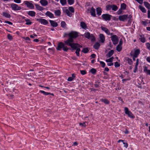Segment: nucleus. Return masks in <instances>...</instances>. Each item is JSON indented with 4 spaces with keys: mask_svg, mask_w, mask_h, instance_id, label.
<instances>
[{
    "mask_svg": "<svg viewBox=\"0 0 150 150\" xmlns=\"http://www.w3.org/2000/svg\"><path fill=\"white\" fill-rule=\"evenodd\" d=\"M142 24L143 25H144V26H146L147 24H148V23L147 22L145 21H142Z\"/></svg>",
    "mask_w": 150,
    "mask_h": 150,
    "instance_id": "bf43d9fd",
    "label": "nucleus"
},
{
    "mask_svg": "<svg viewBox=\"0 0 150 150\" xmlns=\"http://www.w3.org/2000/svg\"><path fill=\"white\" fill-rule=\"evenodd\" d=\"M139 4H142L143 3V0H135Z\"/></svg>",
    "mask_w": 150,
    "mask_h": 150,
    "instance_id": "680f3d73",
    "label": "nucleus"
},
{
    "mask_svg": "<svg viewBox=\"0 0 150 150\" xmlns=\"http://www.w3.org/2000/svg\"><path fill=\"white\" fill-rule=\"evenodd\" d=\"M16 3L19 4L21 2V0H13Z\"/></svg>",
    "mask_w": 150,
    "mask_h": 150,
    "instance_id": "0e129e2a",
    "label": "nucleus"
},
{
    "mask_svg": "<svg viewBox=\"0 0 150 150\" xmlns=\"http://www.w3.org/2000/svg\"><path fill=\"white\" fill-rule=\"evenodd\" d=\"M11 7L12 10L14 11L20 10L21 9V7L18 6V5L14 3H12L11 5Z\"/></svg>",
    "mask_w": 150,
    "mask_h": 150,
    "instance_id": "423d86ee",
    "label": "nucleus"
},
{
    "mask_svg": "<svg viewBox=\"0 0 150 150\" xmlns=\"http://www.w3.org/2000/svg\"><path fill=\"white\" fill-rule=\"evenodd\" d=\"M90 13L91 14V15L92 16L94 17H95L96 16L95 9L93 8V7H92L90 9Z\"/></svg>",
    "mask_w": 150,
    "mask_h": 150,
    "instance_id": "f8f14e48",
    "label": "nucleus"
},
{
    "mask_svg": "<svg viewBox=\"0 0 150 150\" xmlns=\"http://www.w3.org/2000/svg\"><path fill=\"white\" fill-rule=\"evenodd\" d=\"M143 68L144 72L146 73L147 74L150 75V70H148L147 69V67L145 66L144 67H143Z\"/></svg>",
    "mask_w": 150,
    "mask_h": 150,
    "instance_id": "f3484780",
    "label": "nucleus"
},
{
    "mask_svg": "<svg viewBox=\"0 0 150 150\" xmlns=\"http://www.w3.org/2000/svg\"><path fill=\"white\" fill-rule=\"evenodd\" d=\"M100 46V43L97 42H96L93 46V47L96 50H98L99 49Z\"/></svg>",
    "mask_w": 150,
    "mask_h": 150,
    "instance_id": "412c9836",
    "label": "nucleus"
},
{
    "mask_svg": "<svg viewBox=\"0 0 150 150\" xmlns=\"http://www.w3.org/2000/svg\"><path fill=\"white\" fill-rule=\"evenodd\" d=\"M89 51V50L87 47L83 48L82 52L84 53H86Z\"/></svg>",
    "mask_w": 150,
    "mask_h": 150,
    "instance_id": "58836bf2",
    "label": "nucleus"
},
{
    "mask_svg": "<svg viewBox=\"0 0 150 150\" xmlns=\"http://www.w3.org/2000/svg\"><path fill=\"white\" fill-rule=\"evenodd\" d=\"M69 4V5H72L74 3V0H67Z\"/></svg>",
    "mask_w": 150,
    "mask_h": 150,
    "instance_id": "09e8293b",
    "label": "nucleus"
},
{
    "mask_svg": "<svg viewBox=\"0 0 150 150\" xmlns=\"http://www.w3.org/2000/svg\"><path fill=\"white\" fill-rule=\"evenodd\" d=\"M140 38L139 39L140 41L144 43L146 42V39L144 36H142L141 35H139Z\"/></svg>",
    "mask_w": 150,
    "mask_h": 150,
    "instance_id": "393cba45",
    "label": "nucleus"
},
{
    "mask_svg": "<svg viewBox=\"0 0 150 150\" xmlns=\"http://www.w3.org/2000/svg\"><path fill=\"white\" fill-rule=\"evenodd\" d=\"M122 39H121L120 40L119 43L118 45L121 46L122 45Z\"/></svg>",
    "mask_w": 150,
    "mask_h": 150,
    "instance_id": "338daca9",
    "label": "nucleus"
},
{
    "mask_svg": "<svg viewBox=\"0 0 150 150\" xmlns=\"http://www.w3.org/2000/svg\"><path fill=\"white\" fill-rule=\"evenodd\" d=\"M40 2L43 6H46L48 4L47 1L46 0H40Z\"/></svg>",
    "mask_w": 150,
    "mask_h": 150,
    "instance_id": "dca6fc26",
    "label": "nucleus"
},
{
    "mask_svg": "<svg viewBox=\"0 0 150 150\" xmlns=\"http://www.w3.org/2000/svg\"><path fill=\"white\" fill-rule=\"evenodd\" d=\"M49 21L51 25L53 27H57L58 25V24L57 22H55L54 21L50 20Z\"/></svg>",
    "mask_w": 150,
    "mask_h": 150,
    "instance_id": "ddd939ff",
    "label": "nucleus"
},
{
    "mask_svg": "<svg viewBox=\"0 0 150 150\" xmlns=\"http://www.w3.org/2000/svg\"><path fill=\"white\" fill-rule=\"evenodd\" d=\"M140 53V50L139 49H138L135 50L134 54L131 53L130 55L132 56L134 55V57H137Z\"/></svg>",
    "mask_w": 150,
    "mask_h": 150,
    "instance_id": "9b49d317",
    "label": "nucleus"
},
{
    "mask_svg": "<svg viewBox=\"0 0 150 150\" xmlns=\"http://www.w3.org/2000/svg\"><path fill=\"white\" fill-rule=\"evenodd\" d=\"M122 12V9L120 8L117 11V13L118 15H120L121 14Z\"/></svg>",
    "mask_w": 150,
    "mask_h": 150,
    "instance_id": "4d7b16f0",
    "label": "nucleus"
},
{
    "mask_svg": "<svg viewBox=\"0 0 150 150\" xmlns=\"http://www.w3.org/2000/svg\"><path fill=\"white\" fill-rule=\"evenodd\" d=\"M63 50L64 51L67 52L69 50V48L67 46H65V45H64Z\"/></svg>",
    "mask_w": 150,
    "mask_h": 150,
    "instance_id": "603ef678",
    "label": "nucleus"
},
{
    "mask_svg": "<svg viewBox=\"0 0 150 150\" xmlns=\"http://www.w3.org/2000/svg\"><path fill=\"white\" fill-rule=\"evenodd\" d=\"M112 10L116 11L117 10L118 7L115 5H112Z\"/></svg>",
    "mask_w": 150,
    "mask_h": 150,
    "instance_id": "c9c22d12",
    "label": "nucleus"
},
{
    "mask_svg": "<svg viewBox=\"0 0 150 150\" xmlns=\"http://www.w3.org/2000/svg\"><path fill=\"white\" fill-rule=\"evenodd\" d=\"M111 39L114 45H117L119 41L118 37L116 35H113L111 36Z\"/></svg>",
    "mask_w": 150,
    "mask_h": 150,
    "instance_id": "20e7f679",
    "label": "nucleus"
},
{
    "mask_svg": "<svg viewBox=\"0 0 150 150\" xmlns=\"http://www.w3.org/2000/svg\"><path fill=\"white\" fill-rule=\"evenodd\" d=\"M36 13L33 11H29L28 12V14L31 17H34L35 16Z\"/></svg>",
    "mask_w": 150,
    "mask_h": 150,
    "instance_id": "4be33fe9",
    "label": "nucleus"
},
{
    "mask_svg": "<svg viewBox=\"0 0 150 150\" xmlns=\"http://www.w3.org/2000/svg\"><path fill=\"white\" fill-rule=\"evenodd\" d=\"M96 55L95 54H92L91 55V59L92 58H95V57H96Z\"/></svg>",
    "mask_w": 150,
    "mask_h": 150,
    "instance_id": "e2e57ef3",
    "label": "nucleus"
},
{
    "mask_svg": "<svg viewBox=\"0 0 150 150\" xmlns=\"http://www.w3.org/2000/svg\"><path fill=\"white\" fill-rule=\"evenodd\" d=\"M99 62L101 65V67L103 68H104L105 66V63L104 62L101 61H100Z\"/></svg>",
    "mask_w": 150,
    "mask_h": 150,
    "instance_id": "8fccbe9b",
    "label": "nucleus"
},
{
    "mask_svg": "<svg viewBox=\"0 0 150 150\" xmlns=\"http://www.w3.org/2000/svg\"><path fill=\"white\" fill-rule=\"evenodd\" d=\"M74 79L71 76L69 77L68 78L67 81H73L74 80Z\"/></svg>",
    "mask_w": 150,
    "mask_h": 150,
    "instance_id": "052dcab7",
    "label": "nucleus"
},
{
    "mask_svg": "<svg viewBox=\"0 0 150 150\" xmlns=\"http://www.w3.org/2000/svg\"><path fill=\"white\" fill-rule=\"evenodd\" d=\"M36 20L38 21L40 23L42 24L46 25L48 23V21L46 19L43 18H37Z\"/></svg>",
    "mask_w": 150,
    "mask_h": 150,
    "instance_id": "0eeeda50",
    "label": "nucleus"
},
{
    "mask_svg": "<svg viewBox=\"0 0 150 150\" xmlns=\"http://www.w3.org/2000/svg\"><path fill=\"white\" fill-rule=\"evenodd\" d=\"M128 18V15H123L120 16H119V19L120 21H126Z\"/></svg>",
    "mask_w": 150,
    "mask_h": 150,
    "instance_id": "1a4fd4ad",
    "label": "nucleus"
},
{
    "mask_svg": "<svg viewBox=\"0 0 150 150\" xmlns=\"http://www.w3.org/2000/svg\"><path fill=\"white\" fill-rule=\"evenodd\" d=\"M3 16L6 18H10L11 17V15L8 13L3 12Z\"/></svg>",
    "mask_w": 150,
    "mask_h": 150,
    "instance_id": "c85d7f7f",
    "label": "nucleus"
},
{
    "mask_svg": "<svg viewBox=\"0 0 150 150\" xmlns=\"http://www.w3.org/2000/svg\"><path fill=\"white\" fill-rule=\"evenodd\" d=\"M112 8V5H107L106 6V9L107 11H109Z\"/></svg>",
    "mask_w": 150,
    "mask_h": 150,
    "instance_id": "c03bdc74",
    "label": "nucleus"
},
{
    "mask_svg": "<svg viewBox=\"0 0 150 150\" xmlns=\"http://www.w3.org/2000/svg\"><path fill=\"white\" fill-rule=\"evenodd\" d=\"M139 59H137L136 60V64L135 66L134 69L133 71V72L134 73H136L137 71V67H138V64H139Z\"/></svg>",
    "mask_w": 150,
    "mask_h": 150,
    "instance_id": "6ab92c4d",
    "label": "nucleus"
},
{
    "mask_svg": "<svg viewBox=\"0 0 150 150\" xmlns=\"http://www.w3.org/2000/svg\"><path fill=\"white\" fill-rule=\"evenodd\" d=\"M118 99L119 100H120L121 101H122V103H124V101L123 100H122V98L121 97H118Z\"/></svg>",
    "mask_w": 150,
    "mask_h": 150,
    "instance_id": "774afa93",
    "label": "nucleus"
},
{
    "mask_svg": "<svg viewBox=\"0 0 150 150\" xmlns=\"http://www.w3.org/2000/svg\"><path fill=\"white\" fill-rule=\"evenodd\" d=\"M90 72L91 73L95 75L96 74L97 70L96 69L92 68L90 70Z\"/></svg>",
    "mask_w": 150,
    "mask_h": 150,
    "instance_id": "4c0bfd02",
    "label": "nucleus"
},
{
    "mask_svg": "<svg viewBox=\"0 0 150 150\" xmlns=\"http://www.w3.org/2000/svg\"><path fill=\"white\" fill-rule=\"evenodd\" d=\"M35 6L37 10L40 11H42L43 10V7L40 6L38 4H35Z\"/></svg>",
    "mask_w": 150,
    "mask_h": 150,
    "instance_id": "72a5a7b5",
    "label": "nucleus"
},
{
    "mask_svg": "<svg viewBox=\"0 0 150 150\" xmlns=\"http://www.w3.org/2000/svg\"><path fill=\"white\" fill-rule=\"evenodd\" d=\"M100 83V82L98 80H97L95 82V84H94L95 88H98L99 86V84Z\"/></svg>",
    "mask_w": 150,
    "mask_h": 150,
    "instance_id": "7c9ffc66",
    "label": "nucleus"
},
{
    "mask_svg": "<svg viewBox=\"0 0 150 150\" xmlns=\"http://www.w3.org/2000/svg\"><path fill=\"white\" fill-rule=\"evenodd\" d=\"M114 65L116 68L119 67L120 66V64L118 62H116L114 63Z\"/></svg>",
    "mask_w": 150,
    "mask_h": 150,
    "instance_id": "de8ad7c7",
    "label": "nucleus"
},
{
    "mask_svg": "<svg viewBox=\"0 0 150 150\" xmlns=\"http://www.w3.org/2000/svg\"><path fill=\"white\" fill-rule=\"evenodd\" d=\"M80 73L82 75H84L86 73V72L85 70H80Z\"/></svg>",
    "mask_w": 150,
    "mask_h": 150,
    "instance_id": "5fc2aeb1",
    "label": "nucleus"
},
{
    "mask_svg": "<svg viewBox=\"0 0 150 150\" xmlns=\"http://www.w3.org/2000/svg\"><path fill=\"white\" fill-rule=\"evenodd\" d=\"M76 50V51L75 52V53L76 54V55L77 56H79V52L81 50L80 48H76L75 50Z\"/></svg>",
    "mask_w": 150,
    "mask_h": 150,
    "instance_id": "ea45409f",
    "label": "nucleus"
},
{
    "mask_svg": "<svg viewBox=\"0 0 150 150\" xmlns=\"http://www.w3.org/2000/svg\"><path fill=\"white\" fill-rule=\"evenodd\" d=\"M80 25L81 28L83 29H86L87 28V26L86 23L83 22H81Z\"/></svg>",
    "mask_w": 150,
    "mask_h": 150,
    "instance_id": "5701e85b",
    "label": "nucleus"
},
{
    "mask_svg": "<svg viewBox=\"0 0 150 150\" xmlns=\"http://www.w3.org/2000/svg\"><path fill=\"white\" fill-rule=\"evenodd\" d=\"M64 44L62 42H60L58 43L57 47L56 48V49L59 51H60L62 50V48L63 49L64 47Z\"/></svg>",
    "mask_w": 150,
    "mask_h": 150,
    "instance_id": "9d476101",
    "label": "nucleus"
},
{
    "mask_svg": "<svg viewBox=\"0 0 150 150\" xmlns=\"http://www.w3.org/2000/svg\"><path fill=\"white\" fill-rule=\"evenodd\" d=\"M122 49V47L121 46L118 45L116 47V50L118 52H120Z\"/></svg>",
    "mask_w": 150,
    "mask_h": 150,
    "instance_id": "37998d69",
    "label": "nucleus"
},
{
    "mask_svg": "<svg viewBox=\"0 0 150 150\" xmlns=\"http://www.w3.org/2000/svg\"><path fill=\"white\" fill-rule=\"evenodd\" d=\"M97 14L98 16H100L102 12V9L100 7H98L96 8Z\"/></svg>",
    "mask_w": 150,
    "mask_h": 150,
    "instance_id": "a211bd4d",
    "label": "nucleus"
},
{
    "mask_svg": "<svg viewBox=\"0 0 150 150\" xmlns=\"http://www.w3.org/2000/svg\"><path fill=\"white\" fill-rule=\"evenodd\" d=\"M25 21H26L25 24L26 25H30L32 23V22L29 19H25Z\"/></svg>",
    "mask_w": 150,
    "mask_h": 150,
    "instance_id": "2f4dec72",
    "label": "nucleus"
},
{
    "mask_svg": "<svg viewBox=\"0 0 150 150\" xmlns=\"http://www.w3.org/2000/svg\"><path fill=\"white\" fill-rule=\"evenodd\" d=\"M66 24L64 21H62L61 23V26L63 28H65L66 27Z\"/></svg>",
    "mask_w": 150,
    "mask_h": 150,
    "instance_id": "a19ab883",
    "label": "nucleus"
},
{
    "mask_svg": "<svg viewBox=\"0 0 150 150\" xmlns=\"http://www.w3.org/2000/svg\"><path fill=\"white\" fill-rule=\"evenodd\" d=\"M126 5L124 3H123L121 5V9L122 10H125L126 8Z\"/></svg>",
    "mask_w": 150,
    "mask_h": 150,
    "instance_id": "f704fd0d",
    "label": "nucleus"
},
{
    "mask_svg": "<svg viewBox=\"0 0 150 150\" xmlns=\"http://www.w3.org/2000/svg\"><path fill=\"white\" fill-rule=\"evenodd\" d=\"M64 35H68L69 38L66 41H64L65 45L69 46L71 47L70 49L71 51L76 50V48H82V46L77 43H74V39L76 38L78 36V33L77 32L75 31H72L68 33H65Z\"/></svg>",
    "mask_w": 150,
    "mask_h": 150,
    "instance_id": "f257e3e1",
    "label": "nucleus"
},
{
    "mask_svg": "<svg viewBox=\"0 0 150 150\" xmlns=\"http://www.w3.org/2000/svg\"><path fill=\"white\" fill-rule=\"evenodd\" d=\"M101 29L103 31H104L107 35H110V31L107 28L101 26Z\"/></svg>",
    "mask_w": 150,
    "mask_h": 150,
    "instance_id": "4468645a",
    "label": "nucleus"
},
{
    "mask_svg": "<svg viewBox=\"0 0 150 150\" xmlns=\"http://www.w3.org/2000/svg\"><path fill=\"white\" fill-rule=\"evenodd\" d=\"M114 53V50H111L108 52L107 54H106V56H108L109 57H110Z\"/></svg>",
    "mask_w": 150,
    "mask_h": 150,
    "instance_id": "b1692460",
    "label": "nucleus"
},
{
    "mask_svg": "<svg viewBox=\"0 0 150 150\" xmlns=\"http://www.w3.org/2000/svg\"><path fill=\"white\" fill-rule=\"evenodd\" d=\"M126 60V61H127L128 64L129 65H131L132 64L133 62L131 59H130L128 57H127Z\"/></svg>",
    "mask_w": 150,
    "mask_h": 150,
    "instance_id": "c756f323",
    "label": "nucleus"
},
{
    "mask_svg": "<svg viewBox=\"0 0 150 150\" xmlns=\"http://www.w3.org/2000/svg\"><path fill=\"white\" fill-rule=\"evenodd\" d=\"M60 2L62 6H64L67 4L66 0H60Z\"/></svg>",
    "mask_w": 150,
    "mask_h": 150,
    "instance_id": "79ce46f5",
    "label": "nucleus"
},
{
    "mask_svg": "<svg viewBox=\"0 0 150 150\" xmlns=\"http://www.w3.org/2000/svg\"><path fill=\"white\" fill-rule=\"evenodd\" d=\"M139 8L142 12L145 13L146 12V10L145 8L142 6L141 5L139 6Z\"/></svg>",
    "mask_w": 150,
    "mask_h": 150,
    "instance_id": "473e14b6",
    "label": "nucleus"
},
{
    "mask_svg": "<svg viewBox=\"0 0 150 150\" xmlns=\"http://www.w3.org/2000/svg\"><path fill=\"white\" fill-rule=\"evenodd\" d=\"M40 92L43 94L45 95H49V94H50V93H49L46 92H45L43 91H42V90L40 91Z\"/></svg>",
    "mask_w": 150,
    "mask_h": 150,
    "instance_id": "a18cd8bd",
    "label": "nucleus"
},
{
    "mask_svg": "<svg viewBox=\"0 0 150 150\" xmlns=\"http://www.w3.org/2000/svg\"><path fill=\"white\" fill-rule=\"evenodd\" d=\"M69 11H70L71 13H74V8L71 6L69 7Z\"/></svg>",
    "mask_w": 150,
    "mask_h": 150,
    "instance_id": "49530a36",
    "label": "nucleus"
},
{
    "mask_svg": "<svg viewBox=\"0 0 150 150\" xmlns=\"http://www.w3.org/2000/svg\"><path fill=\"white\" fill-rule=\"evenodd\" d=\"M145 6L149 10L150 9V4L147 2L144 1V2Z\"/></svg>",
    "mask_w": 150,
    "mask_h": 150,
    "instance_id": "cd10ccee",
    "label": "nucleus"
},
{
    "mask_svg": "<svg viewBox=\"0 0 150 150\" xmlns=\"http://www.w3.org/2000/svg\"><path fill=\"white\" fill-rule=\"evenodd\" d=\"M124 144V146L126 148H127L128 146V144L127 142H124V141L122 142Z\"/></svg>",
    "mask_w": 150,
    "mask_h": 150,
    "instance_id": "13d9d810",
    "label": "nucleus"
},
{
    "mask_svg": "<svg viewBox=\"0 0 150 150\" xmlns=\"http://www.w3.org/2000/svg\"><path fill=\"white\" fill-rule=\"evenodd\" d=\"M99 37L101 42L103 43L105 40V37L104 35L102 34H100Z\"/></svg>",
    "mask_w": 150,
    "mask_h": 150,
    "instance_id": "aec40b11",
    "label": "nucleus"
},
{
    "mask_svg": "<svg viewBox=\"0 0 150 150\" xmlns=\"http://www.w3.org/2000/svg\"><path fill=\"white\" fill-rule=\"evenodd\" d=\"M65 13L69 17H71L72 14L70 13L68 9H66L65 10Z\"/></svg>",
    "mask_w": 150,
    "mask_h": 150,
    "instance_id": "e433bc0d",
    "label": "nucleus"
},
{
    "mask_svg": "<svg viewBox=\"0 0 150 150\" xmlns=\"http://www.w3.org/2000/svg\"><path fill=\"white\" fill-rule=\"evenodd\" d=\"M125 113L128 116L131 118L133 119L135 118V116L129 110L128 108L127 107H125L124 108Z\"/></svg>",
    "mask_w": 150,
    "mask_h": 150,
    "instance_id": "7ed1b4c3",
    "label": "nucleus"
},
{
    "mask_svg": "<svg viewBox=\"0 0 150 150\" xmlns=\"http://www.w3.org/2000/svg\"><path fill=\"white\" fill-rule=\"evenodd\" d=\"M45 15L50 17V18H54L53 14L49 11H47L45 13Z\"/></svg>",
    "mask_w": 150,
    "mask_h": 150,
    "instance_id": "2eb2a0df",
    "label": "nucleus"
},
{
    "mask_svg": "<svg viewBox=\"0 0 150 150\" xmlns=\"http://www.w3.org/2000/svg\"><path fill=\"white\" fill-rule=\"evenodd\" d=\"M54 14L56 16H59L61 14V12L60 10L57 9L54 11Z\"/></svg>",
    "mask_w": 150,
    "mask_h": 150,
    "instance_id": "a878e982",
    "label": "nucleus"
},
{
    "mask_svg": "<svg viewBox=\"0 0 150 150\" xmlns=\"http://www.w3.org/2000/svg\"><path fill=\"white\" fill-rule=\"evenodd\" d=\"M24 3L27 6L30 8L32 9L34 8V6L33 4L30 3L29 1H26L24 2Z\"/></svg>",
    "mask_w": 150,
    "mask_h": 150,
    "instance_id": "6e6552de",
    "label": "nucleus"
},
{
    "mask_svg": "<svg viewBox=\"0 0 150 150\" xmlns=\"http://www.w3.org/2000/svg\"><path fill=\"white\" fill-rule=\"evenodd\" d=\"M85 35L86 38L90 39L92 42H93L96 40L95 37L92 34H91L89 32H87L85 33Z\"/></svg>",
    "mask_w": 150,
    "mask_h": 150,
    "instance_id": "f03ea898",
    "label": "nucleus"
},
{
    "mask_svg": "<svg viewBox=\"0 0 150 150\" xmlns=\"http://www.w3.org/2000/svg\"><path fill=\"white\" fill-rule=\"evenodd\" d=\"M86 122H83V123L80 122L79 123V125L80 126H82L84 127H86Z\"/></svg>",
    "mask_w": 150,
    "mask_h": 150,
    "instance_id": "3c124183",
    "label": "nucleus"
},
{
    "mask_svg": "<svg viewBox=\"0 0 150 150\" xmlns=\"http://www.w3.org/2000/svg\"><path fill=\"white\" fill-rule=\"evenodd\" d=\"M146 45L148 49L150 50V44L149 43H146Z\"/></svg>",
    "mask_w": 150,
    "mask_h": 150,
    "instance_id": "6e6d98bb",
    "label": "nucleus"
},
{
    "mask_svg": "<svg viewBox=\"0 0 150 150\" xmlns=\"http://www.w3.org/2000/svg\"><path fill=\"white\" fill-rule=\"evenodd\" d=\"M8 38L10 40H11L13 39V37L10 34H8L7 35Z\"/></svg>",
    "mask_w": 150,
    "mask_h": 150,
    "instance_id": "864d4df0",
    "label": "nucleus"
},
{
    "mask_svg": "<svg viewBox=\"0 0 150 150\" xmlns=\"http://www.w3.org/2000/svg\"><path fill=\"white\" fill-rule=\"evenodd\" d=\"M102 19L105 21H110L112 16L108 14H104L102 15Z\"/></svg>",
    "mask_w": 150,
    "mask_h": 150,
    "instance_id": "39448f33",
    "label": "nucleus"
},
{
    "mask_svg": "<svg viewBox=\"0 0 150 150\" xmlns=\"http://www.w3.org/2000/svg\"><path fill=\"white\" fill-rule=\"evenodd\" d=\"M100 101L103 102L106 104H109L110 103V101L107 99H101Z\"/></svg>",
    "mask_w": 150,
    "mask_h": 150,
    "instance_id": "bb28decb",
    "label": "nucleus"
},
{
    "mask_svg": "<svg viewBox=\"0 0 150 150\" xmlns=\"http://www.w3.org/2000/svg\"><path fill=\"white\" fill-rule=\"evenodd\" d=\"M5 23H7V24H8L9 25H13V23L10 22V21H5Z\"/></svg>",
    "mask_w": 150,
    "mask_h": 150,
    "instance_id": "69168bd1",
    "label": "nucleus"
}]
</instances>
